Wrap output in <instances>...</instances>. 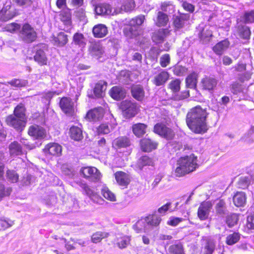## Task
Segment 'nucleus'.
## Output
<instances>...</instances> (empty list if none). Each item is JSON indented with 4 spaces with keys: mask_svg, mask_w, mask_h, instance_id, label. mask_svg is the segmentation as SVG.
I'll return each mask as SVG.
<instances>
[{
    "mask_svg": "<svg viewBox=\"0 0 254 254\" xmlns=\"http://www.w3.org/2000/svg\"><path fill=\"white\" fill-rule=\"evenodd\" d=\"M14 222L7 218H0V228L6 229L13 225Z\"/></svg>",
    "mask_w": 254,
    "mask_h": 254,
    "instance_id": "59",
    "label": "nucleus"
},
{
    "mask_svg": "<svg viewBox=\"0 0 254 254\" xmlns=\"http://www.w3.org/2000/svg\"><path fill=\"white\" fill-rule=\"evenodd\" d=\"M45 152L53 156H59L62 153V146L56 143L47 144L44 149Z\"/></svg>",
    "mask_w": 254,
    "mask_h": 254,
    "instance_id": "25",
    "label": "nucleus"
},
{
    "mask_svg": "<svg viewBox=\"0 0 254 254\" xmlns=\"http://www.w3.org/2000/svg\"><path fill=\"white\" fill-rule=\"evenodd\" d=\"M145 218L148 229H149L151 227L158 226L161 221L160 217L155 215H150L146 217Z\"/></svg>",
    "mask_w": 254,
    "mask_h": 254,
    "instance_id": "40",
    "label": "nucleus"
},
{
    "mask_svg": "<svg viewBox=\"0 0 254 254\" xmlns=\"http://www.w3.org/2000/svg\"><path fill=\"white\" fill-rule=\"evenodd\" d=\"M230 45L227 39L222 40L216 44L213 48L214 52L218 55H221L227 50Z\"/></svg>",
    "mask_w": 254,
    "mask_h": 254,
    "instance_id": "29",
    "label": "nucleus"
},
{
    "mask_svg": "<svg viewBox=\"0 0 254 254\" xmlns=\"http://www.w3.org/2000/svg\"><path fill=\"white\" fill-rule=\"evenodd\" d=\"M145 20V16L143 15H139L132 18L128 23L129 31L132 36L136 35L137 28L140 26Z\"/></svg>",
    "mask_w": 254,
    "mask_h": 254,
    "instance_id": "14",
    "label": "nucleus"
},
{
    "mask_svg": "<svg viewBox=\"0 0 254 254\" xmlns=\"http://www.w3.org/2000/svg\"><path fill=\"white\" fill-rule=\"evenodd\" d=\"M79 173L80 176L91 182H98L101 178L99 171L94 167H82L80 169Z\"/></svg>",
    "mask_w": 254,
    "mask_h": 254,
    "instance_id": "4",
    "label": "nucleus"
},
{
    "mask_svg": "<svg viewBox=\"0 0 254 254\" xmlns=\"http://www.w3.org/2000/svg\"><path fill=\"white\" fill-rule=\"evenodd\" d=\"M201 83L203 89L212 92L216 87L217 80L213 77H205L202 79Z\"/></svg>",
    "mask_w": 254,
    "mask_h": 254,
    "instance_id": "21",
    "label": "nucleus"
},
{
    "mask_svg": "<svg viewBox=\"0 0 254 254\" xmlns=\"http://www.w3.org/2000/svg\"><path fill=\"white\" fill-rule=\"evenodd\" d=\"M239 220V215L236 213H231L225 218L226 224L229 228H233L237 225Z\"/></svg>",
    "mask_w": 254,
    "mask_h": 254,
    "instance_id": "37",
    "label": "nucleus"
},
{
    "mask_svg": "<svg viewBox=\"0 0 254 254\" xmlns=\"http://www.w3.org/2000/svg\"><path fill=\"white\" fill-rule=\"evenodd\" d=\"M103 115V109L97 108L88 111L86 114V118L90 121H97L101 120Z\"/></svg>",
    "mask_w": 254,
    "mask_h": 254,
    "instance_id": "20",
    "label": "nucleus"
},
{
    "mask_svg": "<svg viewBox=\"0 0 254 254\" xmlns=\"http://www.w3.org/2000/svg\"><path fill=\"white\" fill-rule=\"evenodd\" d=\"M238 32L240 37L244 39H249L251 35V31L249 28L242 24L238 26Z\"/></svg>",
    "mask_w": 254,
    "mask_h": 254,
    "instance_id": "41",
    "label": "nucleus"
},
{
    "mask_svg": "<svg viewBox=\"0 0 254 254\" xmlns=\"http://www.w3.org/2000/svg\"><path fill=\"white\" fill-rule=\"evenodd\" d=\"M120 108L122 110L123 115L126 118H130L134 117L137 112V107L135 103L131 101L125 100L120 105Z\"/></svg>",
    "mask_w": 254,
    "mask_h": 254,
    "instance_id": "5",
    "label": "nucleus"
},
{
    "mask_svg": "<svg viewBox=\"0 0 254 254\" xmlns=\"http://www.w3.org/2000/svg\"><path fill=\"white\" fill-rule=\"evenodd\" d=\"M92 50L97 56L101 55L103 53V47L99 43L92 44Z\"/></svg>",
    "mask_w": 254,
    "mask_h": 254,
    "instance_id": "64",
    "label": "nucleus"
},
{
    "mask_svg": "<svg viewBox=\"0 0 254 254\" xmlns=\"http://www.w3.org/2000/svg\"><path fill=\"white\" fill-rule=\"evenodd\" d=\"M113 146L118 149L127 148L130 145V141L126 136H121L115 139L113 143Z\"/></svg>",
    "mask_w": 254,
    "mask_h": 254,
    "instance_id": "27",
    "label": "nucleus"
},
{
    "mask_svg": "<svg viewBox=\"0 0 254 254\" xmlns=\"http://www.w3.org/2000/svg\"><path fill=\"white\" fill-rule=\"evenodd\" d=\"M197 74L192 72L189 74L186 79V86L187 88L195 89L196 86Z\"/></svg>",
    "mask_w": 254,
    "mask_h": 254,
    "instance_id": "39",
    "label": "nucleus"
},
{
    "mask_svg": "<svg viewBox=\"0 0 254 254\" xmlns=\"http://www.w3.org/2000/svg\"><path fill=\"white\" fill-rule=\"evenodd\" d=\"M130 239L128 236H124L118 239L117 245L120 249H124L129 244Z\"/></svg>",
    "mask_w": 254,
    "mask_h": 254,
    "instance_id": "56",
    "label": "nucleus"
},
{
    "mask_svg": "<svg viewBox=\"0 0 254 254\" xmlns=\"http://www.w3.org/2000/svg\"><path fill=\"white\" fill-rule=\"evenodd\" d=\"M169 77V73L166 71L162 70L154 77L153 83L158 86L163 85L167 82Z\"/></svg>",
    "mask_w": 254,
    "mask_h": 254,
    "instance_id": "28",
    "label": "nucleus"
},
{
    "mask_svg": "<svg viewBox=\"0 0 254 254\" xmlns=\"http://www.w3.org/2000/svg\"><path fill=\"white\" fill-rule=\"evenodd\" d=\"M146 127V125L144 124L138 123L135 124L132 126L133 132L136 136L140 137L145 133Z\"/></svg>",
    "mask_w": 254,
    "mask_h": 254,
    "instance_id": "43",
    "label": "nucleus"
},
{
    "mask_svg": "<svg viewBox=\"0 0 254 254\" xmlns=\"http://www.w3.org/2000/svg\"><path fill=\"white\" fill-rule=\"evenodd\" d=\"M81 188L82 189L85 193L94 202L100 204H102L103 203L104 200L96 192L94 191L86 184H82Z\"/></svg>",
    "mask_w": 254,
    "mask_h": 254,
    "instance_id": "12",
    "label": "nucleus"
},
{
    "mask_svg": "<svg viewBox=\"0 0 254 254\" xmlns=\"http://www.w3.org/2000/svg\"><path fill=\"white\" fill-rule=\"evenodd\" d=\"M241 21L245 23L254 22V10L247 11L241 17Z\"/></svg>",
    "mask_w": 254,
    "mask_h": 254,
    "instance_id": "52",
    "label": "nucleus"
},
{
    "mask_svg": "<svg viewBox=\"0 0 254 254\" xmlns=\"http://www.w3.org/2000/svg\"><path fill=\"white\" fill-rule=\"evenodd\" d=\"M211 28L209 25H205L204 26L201 25H199L197 28L199 30L198 35L200 41L203 44H207L210 41L213 36Z\"/></svg>",
    "mask_w": 254,
    "mask_h": 254,
    "instance_id": "7",
    "label": "nucleus"
},
{
    "mask_svg": "<svg viewBox=\"0 0 254 254\" xmlns=\"http://www.w3.org/2000/svg\"><path fill=\"white\" fill-rule=\"evenodd\" d=\"M196 161L197 157L192 154L181 157L177 162L174 175L180 177L193 171L197 167Z\"/></svg>",
    "mask_w": 254,
    "mask_h": 254,
    "instance_id": "2",
    "label": "nucleus"
},
{
    "mask_svg": "<svg viewBox=\"0 0 254 254\" xmlns=\"http://www.w3.org/2000/svg\"><path fill=\"white\" fill-rule=\"evenodd\" d=\"M216 247L215 241L210 238L207 239L202 248L203 254H212Z\"/></svg>",
    "mask_w": 254,
    "mask_h": 254,
    "instance_id": "34",
    "label": "nucleus"
},
{
    "mask_svg": "<svg viewBox=\"0 0 254 254\" xmlns=\"http://www.w3.org/2000/svg\"><path fill=\"white\" fill-rule=\"evenodd\" d=\"M133 228L138 233H141L142 231L145 232H148L149 231L145 218L138 220L133 226Z\"/></svg>",
    "mask_w": 254,
    "mask_h": 254,
    "instance_id": "38",
    "label": "nucleus"
},
{
    "mask_svg": "<svg viewBox=\"0 0 254 254\" xmlns=\"http://www.w3.org/2000/svg\"><path fill=\"white\" fill-rule=\"evenodd\" d=\"M154 131L156 133L167 139H171L174 136L173 131L162 123L157 124L154 126Z\"/></svg>",
    "mask_w": 254,
    "mask_h": 254,
    "instance_id": "9",
    "label": "nucleus"
},
{
    "mask_svg": "<svg viewBox=\"0 0 254 254\" xmlns=\"http://www.w3.org/2000/svg\"><path fill=\"white\" fill-rule=\"evenodd\" d=\"M168 250L171 254H184L181 245H173L169 247Z\"/></svg>",
    "mask_w": 254,
    "mask_h": 254,
    "instance_id": "57",
    "label": "nucleus"
},
{
    "mask_svg": "<svg viewBox=\"0 0 254 254\" xmlns=\"http://www.w3.org/2000/svg\"><path fill=\"white\" fill-rule=\"evenodd\" d=\"M109 233L105 232H97L94 233L91 237L92 242L94 243H97L100 242L103 239L107 238Z\"/></svg>",
    "mask_w": 254,
    "mask_h": 254,
    "instance_id": "50",
    "label": "nucleus"
},
{
    "mask_svg": "<svg viewBox=\"0 0 254 254\" xmlns=\"http://www.w3.org/2000/svg\"><path fill=\"white\" fill-rule=\"evenodd\" d=\"M110 93L111 96L115 100H121L125 97L126 92L123 87L116 86L111 88Z\"/></svg>",
    "mask_w": 254,
    "mask_h": 254,
    "instance_id": "24",
    "label": "nucleus"
},
{
    "mask_svg": "<svg viewBox=\"0 0 254 254\" xmlns=\"http://www.w3.org/2000/svg\"><path fill=\"white\" fill-rule=\"evenodd\" d=\"M131 91L132 96L138 101H141L144 98V91L141 85H134L132 87Z\"/></svg>",
    "mask_w": 254,
    "mask_h": 254,
    "instance_id": "33",
    "label": "nucleus"
},
{
    "mask_svg": "<svg viewBox=\"0 0 254 254\" xmlns=\"http://www.w3.org/2000/svg\"><path fill=\"white\" fill-rule=\"evenodd\" d=\"M190 96L189 90H185L181 92L175 93L174 95V99L175 100H182Z\"/></svg>",
    "mask_w": 254,
    "mask_h": 254,
    "instance_id": "60",
    "label": "nucleus"
},
{
    "mask_svg": "<svg viewBox=\"0 0 254 254\" xmlns=\"http://www.w3.org/2000/svg\"><path fill=\"white\" fill-rule=\"evenodd\" d=\"M158 241H162V244L165 248H166V246L174 243L172 236L162 234L158 235Z\"/></svg>",
    "mask_w": 254,
    "mask_h": 254,
    "instance_id": "51",
    "label": "nucleus"
},
{
    "mask_svg": "<svg viewBox=\"0 0 254 254\" xmlns=\"http://www.w3.org/2000/svg\"><path fill=\"white\" fill-rule=\"evenodd\" d=\"M101 192L106 199L112 201L116 200L115 194L107 187H103L101 189Z\"/></svg>",
    "mask_w": 254,
    "mask_h": 254,
    "instance_id": "53",
    "label": "nucleus"
},
{
    "mask_svg": "<svg viewBox=\"0 0 254 254\" xmlns=\"http://www.w3.org/2000/svg\"><path fill=\"white\" fill-rule=\"evenodd\" d=\"M246 195L244 192H237L233 196L234 203L237 207L244 206L246 204Z\"/></svg>",
    "mask_w": 254,
    "mask_h": 254,
    "instance_id": "31",
    "label": "nucleus"
},
{
    "mask_svg": "<svg viewBox=\"0 0 254 254\" xmlns=\"http://www.w3.org/2000/svg\"><path fill=\"white\" fill-rule=\"evenodd\" d=\"M6 124L17 130H22L25 126V120L14 115H10L6 119Z\"/></svg>",
    "mask_w": 254,
    "mask_h": 254,
    "instance_id": "8",
    "label": "nucleus"
},
{
    "mask_svg": "<svg viewBox=\"0 0 254 254\" xmlns=\"http://www.w3.org/2000/svg\"><path fill=\"white\" fill-rule=\"evenodd\" d=\"M86 40L82 33H76L73 36V42L80 47H84L86 44Z\"/></svg>",
    "mask_w": 254,
    "mask_h": 254,
    "instance_id": "42",
    "label": "nucleus"
},
{
    "mask_svg": "<svg viewBox=\"0 0 254 254\" xmlns=\"http://www.w3.org/2000/svg\"><path fill=\"white\" fill-rule=\"evenodd\" d=\"M69 132L71 138L75 141L81 140L83 137L82 130L78 127H71L70 128Z\"/></svg>",
    "mask_w": 254,
    "mask_h": 254,
    "instance_id": "36",
    "label": "nucleus"
},
{
    "mask_svg": "<svg viewBox=\"0 0 254 254\" xmlns=\"http://www.w3.org/2000/svg\"><path fill=\"white\" fill-rule=\"evenodd\" d=\"M170 31L168 28H161L155 31L152 35V41L156 44L162 43L169 35Z\"/></svg>",
    "mask_w": 254,
    "mask_h": 254,
    "instance_id": "13",
    "label": "nucleus"
},
{
    "mask_svg": "<svg viewBox=\"0 0 254 254\" xmlns=\"http://www.w3.org/2000/svg\"><path fill=\"white\" fill-rule=\"evenodd\" d=\"M93 36L96 38H102L108 34V28L103 24H98L92 28Z\"/></svg>",
    "mask_w": 254,
    "mask_h": 254,
    "instance_id": "18",
    "label": "nucleus"
},
{
    "mask_svg": "<svg viewBox=\"0 0 254 254\" xmlns=\"http://www.w3.org/2000/svg\"><path fill=\"white\" fill-rule=\"evenodd\" d=\"M115 178L117 183L120 186L126 187L129 183L128 175L123 172H116Z\"/></svg>",
    "mask_w": 254,
    "mask_h": 254,
    "instance_id": "32",
    "label": "nucleus"
},
{
    "mask_svg": "<svg viewBox=\"0 0 254 254\" xmlns=\"http://www.w3.org/2000/svg\"><path fill=\"white\" fill-rule=\"evenodd\" d=\"M28 134L36 139H43L47 137L45 128L36 125L31 126L28 129Z\"/></svg>",
    "mask_w": 254,
    "mask_h": 254,
    "instance_id": "10",
    "label": "nucleus"
},
{
    "mask_svg": "<svg viewBox=\"0 0 254 254\" xmlns=\"http://www.w3.org/2000/svg\"><path fill=\"white\" fill-rule=\"evenodd\" d=\"M115 125H111L108 123L101 124L97 127V132L99 134H108L114 128Z\"/></svg>",
    "mask_w": 254,
    "mask_h": 254,
    "instance_id": "46",
    "label": "nucleus"
},
{
    "mask_svg": "<svg viewBox=\"0 0 254 254\" xmlns=\"http://www.w3.org/2000/svg\"><path fill=\"white\" fill-rule=\"evenodd\" d=\"M170 62V58L169 54L162 55L160 59V64L163 67H166Z\"/></svg>",
    "mask_w": 254,
    "mask_h": 254,
    "instance_id": "63",
    "label": "nucleus"
},
{
    "mask_svg": "<svg viewBox=\"0 0 254 254\" xmlns=\"http://www.w3.org/2000/svg\"><path fill=\"white\" fill-rule=\"evenodd\" d=\"M6 176L8 180L11 183H16L18 180V175L15 171L8 170Z\"/></svg>",
    "mask_w": 254,
    "mask_h": 254,
    "instance_id": "61",
    "label": "nucleus"
},
{
    "mask_svg": "<svg viewBox=\"0 0 254 254\" xmlns=\"http://www.w3.org/2000/svg\"><path fill=\"white\" fill-rule=\"evenodd\" d=\"M60 17L65 25L67 27L71 26V13L68 9L63 10L60 14Z\"/></svg>",
    "mask_w": 254,
    "mask_h": 254,
    "instance_id": "44",
    "label": "nucleus"
},
{
    "mask_svg": "<svg viewBox=\"0 0 254 254\" xmlns=\"http://www.w3.org/2000/svg\"><path fill=\"white\" fill-rule=\"evenodd\" d=\"M47 49L46 45L41 44L34 47L33 51L35 52L34 60L41 65L47 64V58L45 51Z\"/></svg>",
    "mask_w": 254,
    "mask_h": 254,
    "instance_id": "6",
    "label": "nucleus"
},
{
    "mask_svg": "<svg viewBox=\"0 0 254 254\" xmlns=\"http://www.w3.org/2000/svg\"><path fill=\"white\" fill-rule=\"evenodd\" d=\"M19 37L23 42L31 43L36 40L37 35L35 29L29 23H26L20 27Z\"/></svg>",
    "mask_w": 254,
    "mask_h": 254,
    "instance_id": "3",
    "label": "nucleus"
},
{
    "mask_svg": "<svg viewBox=\"0 0 254 254\" xmlns=\"http://www.w3.org/2000/svg\"><path fill=\"white\" fill-rule=\"evenodd\" d=\"M251 183L254 184V176H242L239 178L238 187L239 188L245 189Z\"/></svg>",
    "mask_w": 254,
    "mask_h": 254,
    "instance_id": "35",
    "label": "nucleus"
},
{
    "mask_svg": "<svg viewBox=\"0 0 254 254\" xmlns=\"http://www.w3.org/2000/svg\"><path fill=\"white\" fill-rule=\"evenodd\" d=\"M62 110L66 115H71L74 111L73 102L68 97L62 98L60 102Z\"/></svg>",
    "mask_w": 254,
    "mask_h": 254,
    "instance_id": "15",
    "label": "nucleus"
},
{
    "mask_svg": "<svg viewBox=\"0 0 254 254\" xmlns=\"http://www.w3.org/2000/svg\"><path fill=\"white\" fill-rule=\"evenodd\" d=\"M95 13L98 15H113L115 11L113 12V8L111 5L106 3H99L94 8Z\"/></svg>",
    "mask_w": 254,
    "mask_h": 254,
    "instance_id": "16",
    "label": "nucleus"
},
{
    "mask_svg": "<svg viewBox=\"0 0 254 254\" xmlns=\"http://www.w3.org/2000/svg\"><path fill=\"white\" fill-rule=\"evenodd\" d=\"M25 107L22 104L18 105L15 108L13 115L24 120L25 119Z\"/></svg>",
    "mask_w": 254,
    "mask_h": 254,
    "instance_id": "54",
    "label": "nucleus"
},
{
    "mask_svg": "<svg viewBox=\"0 0 254 254\" xmlns=\"http://www.w3.org/2000/svg\"><path fill=\"white\" fill-rule=\"evenodd\" d=\"M189 18L190 15L188 14H182L174 16L173 18V25L175 30H180L183 28Z\"/></svg>",
    "mask_w": 254,
    "mask_h": 254,
    "instance_id": "19",
    "label": "nucleus"
},
{
    "mask_svg": "<svg viewBox=\"0 0 254 254\" xmlns=\"http://www.w3.org/2000/svg\"><path fill=\"white\" fill-rule=\"evenodd\" d=\"M174 74L177 76H184L187 72V68L180 65H176L173 68Z\"/></svg>",
    "mask_w": 254,
    "mask_h": 254,
    "instance_id": "55",
    "label": "nucleus"
},
{
    "mask_svg": "<svg viewBox=\"0 0 254 254\" xmlns=\"http://www.w3.org/2000/svg\"><path fill=\"white\" fill-rule=\"evenodd\" d=\"M215 211L216 214L220 216H223L226 213L227 209L226 204L222 199L220 200L216 204Z\"/></svg>",
    "mask_w": 254,
    "mask_h": 254,
    "instance_id": "48",
    "label": "nucleus"
},
{
    "mask_svg": "<svg viewBox=\"0 0 254 254\" xmlns=\"http://www.w3.org/2000/svg\"><path fill=\"white\" fill-rule=\"evenodd\" d=\"M158 143L149 138H143L140 140L141 148L144 152H151L157 148Z\"/></svg>",
    "mask_w": 254,
    "mask_h": 254,
    "instance_id": "23",
    "label": "nucleus"
},
{
    "mask_svg": "<svg viewBox=\"0 0 254 254\" xmlns=\"http://www.w3.org/2000/svg\"><path fill=\"white\" fill-rule=\"evenodd\" d=\"M240 239V234L237 232H234L227 236L226 243L227 245L231 246L237 243Z\"/></svg>",
    "mask_w": 254,
    "mask_h": 254,
    "instance_id": "49",
    "label": "nucleus"
},
{
    "mask_svg": "<svg viewBox=\"0 0 254 254\" xmlns=\"http://www.w3.org/2000/svg\"><path fill=\"white\" fill-rule=\"evenodd\" d=\"M8 148L10 155L11 156H17L23 154L22 146L16 141L11 142L9 144Z\"/></svg>",
    "mask_w": 254,
    "mask_h": 254,
    "instance_id": "26",
    "label": "nucleus"
},
{
    "mask_svg": "<svg viewBox=\"0 0 254 254\" xmlns=\"http://www.w3.org/2000/svg\"><path fill=\"white\" fill-rule=\"evenodd\" d=\"M153 164L152 159L146 155L142 156L137 161V166L140 169H142L146 166H151Z\"/></svg>",
    "mask_w": 254,
    "mask_h": 254,
    "instance_id": "45",
    "label": "nucleus"
},
{
    "mask_svg": "<svg viewBox=\"0 0 254 254\" xmlns=\"http://www.w3.org/2000/svg\"><path fill=\"white\" fill-rule=\"evenodd\" d=\"M105 82L102 81H100L96 84L93 90V92L96 97H101L102 96L103 91L105 90L106 85Z\"/></svg>",
    "mask_w": 254,
    "mask_h": 254,
    "instance_id": "47",
    "label": "nucleus"
},
{
    "mask_svg": "<svg viewBox=\"0 0 254 254\" xmlns=\"http://www.w3.org/2000/svg\"><path fill=\"white\" fill-rule=\"evenodd\" d=\"M207 113L205 109L196 106L187 114L186 122L189 128L197 133L205 132L207 130L206 123Z\"/></svg>",
    "mask_w": 254,
    "mask_h": 254,
    "instance_id": "1",
    "label": "nucleus"
},
{
    "mask_svg": "<svg viewBox=\"0 0 254 254\" xmlns=\"http://www.w3.org/2000/svg\"><path fill=\"white\" fill-rule=\"evenodd\" d=\"M174 7L170 2H164L161 4V9L162 11L171 13L174 11Z\"/></svg>",
    "mask_w": 254,
    "mask_h": 254,
    "instance_id": "62",
    "label": "nucleus"
},
{
    "mask_svg": "<svg viewBox=\"0 0 254 254\" xmlns=\"http://www.w3.org/2000/svg\"><path fill=\"white\" fill-rule=\"evenodd\" d=\"M212 206L209 201H204L200 204L197 211V215L200 220H204L208 218Z\"/></svg>",
    "mask_w": 254,
    "mask_h": 254,
    "instance_id": "11",
    "label": "nucleus"
},
{
    "mask_svg": "<svg viewBox=\"0 0 254 254\" xmlns=\"http://www.w3.org/2000/svg\"><path fill=\"white\" fill-rule=\"evenodd\" d=\"M155 25L158 27H164L169 22V17L167 14L163 11H159L156 13V16L153 19Z\"/></svg>",
    "mask_w": 254,
    "mask_h": 254,
    "instance_id": "22",
    "label": "nucleus"
},
{
    "mask_svg": "<svg viewBox=\"0 0 254 254\" xmlns=\"http://www.w3.org/2000/svg\"><path fill=\"white\" fill-rule=\"evenodd\" d=\"M181 82L179 79H176L170 82L169 84L170 88L175 93H178L180 89Z\"/></svg>",
    "mask_w": 254,
    "mask_h": 254,
    "instance_id": "58",
    "label": "nucleus"
},
{
    "mask_svg": "<svg viewBox=\"0 0 254 254\" xmlns=\"http://www.w3.org/2000/svg\"><path fill=\"white\" fill-rule=\"evenodd\" d=\"M16 15L15 9L11 8L10 5H7L0 11V20L6 21L13 18Z\"/></svg>",
    "mask_w": 254,
    "mask_h": 254,
    "instance_id": "17",
    "label": "nucleus"
},
{
    "mask_svg": "<svg viewBox=\"0 0 254 254\" xmlns=\"http://www.w3.org/2000/svg\"><path fill=\"white\" fill-rule=\"evenodd\" d=\"M53 41L54 45L58 47H63L68 42L67 36L64 32H61L57 36H53Z\"/></svg>",
    "mask_w": 254,
    "mask_h": 254,
    "instance_id": "30",
    "label": "nucleus"
}]
</instances>
